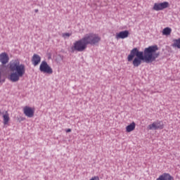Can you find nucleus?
I'll return each instance as SVG.
<instances>
[{
	"instance_id": "f257e3e1",
	"label": "nucleus",
	"mask_w": 180,
	"mask_h": 180,
	"mask_svg": "<svg viewBox=\"0 0 180 180\" xmlns=\"http://www.w3.org/2000/svg\"><path fill=\"white\" fill-rule=\"evenodd\" d=\"M158 46L153 45L146 48L143 51H139L137 48L133 49L127 57L128 61H132L134 67H139L144 61L146 63L155 61L160 56Z\"/></svg>"
},
{
	"instance_id": "9d476101",
	"label": "nucleus",
	"mask_w": 180,
	"mask_h": 180,
	"mask_svg": "<svg viewBox=\"0 0 180 180\" xmlns=\"http://www.w3.org/2000/svg\"><path fill=\"white\" fill-rule=\"evenodd\" d=\"M40 61H41V57L37 54H34L32 59V63L34 67L36 65H39L40 64Z\"/></svg>"
},
{
	"instance_id": "20e7f679",
	"label": "nucleus",
	"mask_w": 180,
	"mask_h": 180,
	"mask_svg": "<svg viewBox=\"0 0 180 180\" xmlns=\"http://www.w3.org/2000/svg\"><path fill=\"white\" fill-rule=\"evenodd\" d=\"M39 70L44 74H49V75L53 74V68H51V67L49 65V63L46 62V60H43L41 63Z\"/></svg>"
},
{
	"instance_id": "f03ea898",
	"label": "nucleus",
	"mask_w": 180,
	"mask_h": 180,
	"mask_svg": "<svg viewBox=\"0 0 180 180\" xmlns=\"http://www.w3.org/2000/svg\"><path fill=\"white\" fill-rule=\"evenodd\" d=\"M101 41V37L95 33L86 34L81 39L75 41L73 43V46L71 47L72 53L75 51L82 52L86 50L88 44L91 46H95Z\"/></svg>"
},
{
	"instance_id": "423d86ee",
	"label": "nucleus",
	"mask_w": 180,
	"mask_h": 180,
	"mask_svg": "<svg viewBox=\"0 0 180 180\" xmlns=\"http://www.w3.org/2000/svg\"><path fill=\"white\" fill-rule=\"evenodd\" d=\"M148 130H158L164 129V124L160 121L154 122L148 126Z\"/></svg>"
},
{
	"instance_id": "39448f33",
	"label": "nucleus",
	"mask_w": 180,
	"mask_h": 180,
	"mask_svg": "<svg viewBox=\"0 0 180 180\" xmlns=\"http://www.w3.org/2000/svg\"><path fill=\"white\" fill-rule=\"evenodd\" d=\"M169 7V3L168 1H164L163 3H155L153 7V11H163Z\"/></svg>"
},
{
	"instance_id": "ddd939ff",
	"label": "nucleus",
	"mask_w": 180,
	"mask_h": 180,
	"mask_svg": "<svg viewBox=\"0 0 180 180\" xmlns=\"http://www.w3.org/2000/svg\"><path fill=\"white\" fill-rule=\"evenodd\" d=\"M172 32V29L167 27H165L162 30V34H163V36H169V34H171Z\"/></svg>"
},
{
	"instance_id": "dca6fc26",
	"label": "nucleus",
	"mask_w": 180,
	"mask_h": 180,
	"mask_svg": "<svg viewBox=\"0 0 180 180\" xmlns=\"http://www.w3.org/2000/svg\"><path fill=\"white\" fill-rule=\"evenodd\" d=\"M2 68H0V83L2 82Z\"/></svg>"
},
{
	"instance_id": "4468645a",
	"label": "nucleus",
	"mask_w": 180,
	"mask_h": 180,
	"mask_svg": "<svg viewBox=\"0 0 180 180\" xmlns=\"http://www.w3.org/2000/svg\"><path fill=\"white\" fill-rule=\"evenodd\" d=\"M172 46L176 49H180V38L178 39H174Z\"/></svg>"
},
{
	"instance_id": "a211bd4d",
	"label": "nucleus",
	"mask_w": 180,
	"mask_h": 180,
	"mask_svg": "<svg viewBox=\"0 0 180 180\" xmlns=\"http://www.w3.org/2000/svg\"><path fill=\"white\" fill-rule=\"evenodd\" d=\"M35 12H39V10H35Z\"/></svg>"
},
{
	"instance_id": "f3484780",
	"label": "nucleus",
	"mask_w": 180,
	"mask_h": 180,
	"mask_svg": "<svg viewBox=\"0 0 180 180\" xmlns=\"http://www.w3.org/2000/svg\"><path fill=\"white\" fill-rule=\"evenodd\" d=\"M66 133H71V129H66Z\"/></svg>"
},
{
	"instance_id": "7ed1b4c3",
	"label": "nucleus",
	"mask_w": 180,
	"mask_h": 180,
	"mask_svg": "<svg viewBox=\"0 0 180 180\" xmlns=\"http://www.w3.org/2000/svg\"><path fill=\"white\" fill-rule=\"evenodd\" d=\"M9 69L12 72L8 76V79L11 82H18L26 73V67L20 64L18 59L13 60L9 63Z\"/></svg>"
},
{
	"instance_id": "9b49d317",
	"label": "nucleus",
	"mask_w": 180,
	"mask_h": 180,
	"mask_svg": "<svg viewBox=\"0 0 180 180\" xmlns=\"http://www.w3.org/2000/svg\"><path fill=\"white\" fill-rule=\"evenodd\" d=\"M125 130L127 133H131V131L136 130V122H132L130 124L127 125Z\"/></svg>"
},
{
	"instance_id": "1a4fd4ad",
	"label": "nucleus",
	"mask_w": 180,
	"mask_h": 180,
	"mask_svg": "<svg viewBox=\"0 0 180 180\" xmlns=\"http://www.w3.org/2000/svg\"><path fill=\"white\" fill-rule=\"evenodd\" d=\"M0 63H1L3 65L9 63V56H8V53L4 52L0 54Z\"/></svg>"
},
{
	"instance_id": "f8f14e48",
	"label": "nucleus",
	"mask_w": 180,
	"mask_h": 180,
	"mask_svg": "<svg viewBox=\"0 0 180 180\" xmlns=\"http://www.w3.org/2000/svg\"><path fill=\"white\" fill-rule=\"evenodd\" d=\"M9 113H8V111H6L5 114L3 115V123L4 125L8 124L9 123Z\"/></svg>"
},
{
	"instance_id": "2eb2a0df",
	"label": "nucleus",
	"mask_w": 180,
	"mask_h": 180,
	"mask_svg": "<svg viewBox=\"0 0 180 180\" xmlns=\"http://www.w3.org/2000/svg\"><path fill=\"white\" fill-rule=\"evenodd\" d=\"M70 36H71V33H68V32L63 33L62 34V37H63L64 39H67V37H70Z\"/></svg>"
},
{
	"instance_id": "0eeeda50",
	"label": "nucleus",
	"mask_w": 180,
	"mask_h": 180,
	"mask_svg": "<svg viewBox=\"0 0 180 180\" xmlns=\"http://www.w3.org/2000/svg\"><path fill=\"white\" fill-rule=\"evenodd\" d=\"M23 113L27 117H33V116H34V108L25 106L23 108Z\"/></svg>"
},
{
	"instance_id": "6e6552de",
	"label": "nucleus",
	"mask_w": 180,
	"mask_h": 180,
	"mask_svg": "<svg viewBox=\"0 0 180 180\" xmlns=\"http://www.w3.org/2000/svg\"><path fill=\"white\" fill-rule=\"evenodd\" d=\"M129 34H130V33L127 30L121 31L116 34L115 39H117V40H119V39H127Z\"/></svg>"
}]
</instances>
